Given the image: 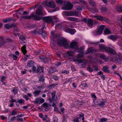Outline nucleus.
Here are the masks:
<instances>
[{
	"instance_id": "nucleus-1",
	"label": "nucleus",
	"mask_w": 122,
	"mask_h": 122,
	"mask_svg": "<svg viewBox=\"0 0 122 122\" xmlns=\"http://www.w3.org/2000/svg\"><path fill=\"white\" fill-rule=\"evenodd\" d=\"M69 49H73L76 50L79 53H81V54L78 55V57H82L83 56V49L81 47L78 48V45L77 42L74 41H73L70 43L69 46Z\"/></svg>"
},
{
	"instance_id": "nucleus-2",
	"label": "nucleus",
	"mask_w": 122,
	"mask_h": 122,
	"mask_svg": "<svg viewBox=\"0 0 122 122\" xmlns=\"http://www.w3.org/2000/svg\"><path fill=\"white\" fill-rule=\"evenodd\" d=\"M99 46L100 49L103 51H104L107 53L112 54H115L116 53L114 50L112 49L106 47L103 45H100Z\"/></svg>"
},
{
	"instance_id": "nucleus-3",
	"label": "nucleus",
	"mask_w": 122,
	"mask_h": 122,
	"mask_svg": "<svg viewBox=\"0 0 122 122\" xmlns=\"http://www.w3.org/2000/svg\"><path fill=\"white\" fill-rule=\"evenodd\" d=\"M57 43L58 45L62 46L66 48L69 49V46H68V43L65 39L59 40Z\"/></svg>"
},
{
	"instance_id": "nucleus-4",
	"label": "nucleus",
	"mask_w": 122,
	"mask_h": 122,
	"mask_svg": "<svg viewBox=\"0 0 122 122\" xmlns=\"http://www.w3.org/2000/svg\"><path fill=\"white\" fill-rule=\"evenodd\" d=\"M32 17L35 20H39L42 19L41 17L40 16H36L34 15L33 13H32L28 16H24L23 18L27 19H30Z\"/></svg>"
},
{
	"instance_id": "nucleus-5",
	"label": "nucleus",
	"mask_w": 122,
	"mask_h": 122,
	"mask_svg": "<svg viewBox=\"0 0 122 122\" xmlns=\"http://www.w3.org/2000/svg\"><path fill=\"white\" fill-rule=\"evenodd\" d=\"M74 53L73 52L68 51L64 54V56L69 59H74L77 57L74 55Z\"/></svg>"
},
{
	"instance_id": "nucleus-6",
	"label": "nucleus",
	"mask_w": 122,
	"mask_h": 122,
	"mask_svg": "<svg viewBox=\"0 0 122 122\" xmlns=\"http://www.w3.org/2000/svg\"><path fill=\"white\" fill-rule=\"evenodd\" d=\"M56 18L55 17H53L52 18L50 17H46L43 18V20L47 22H51V21L53 20V21H57Z\"/></svg>"
},
{
	"instance_id": "nucleus-7",
	"label": "nucleus",
	"mask_w": 122,
	"mask_h": 122,
	"mask_svg": "<svg viewBox=\"0 0 122 122\" xmlns=\"http://www.w3.org/2000/svg\"><path fill=\"white\" fill-rule=\"evenodd\" d=\"M73 7V5L71 3L68 2L67 3L66 5H64L62 7V9L65 10H70Z\"/></svg>"
},
{
	"instance_id": "nucleus-8",
	"label": "nucleus",
	"mask_w": 122,
	"mask_h": 122,
	"mask_svg": "<svg viewBox=\"0 0 122 122\" xmlns=\"http://www.w3.org/2000/svg\"><path fill=\"white\" fill-rule=\"evenodd\" d=\"M47 6L51 8H54L56 6L55 3L53 1H51L46 3Z\"/></svg>"
},
{
	"instance_id": "nucleus-9",
	"label": "nucleus",
	"mask_w": 122,
	"mask_h": 122,
	"mask_svg": "<svg viewBox=\"0 0 122 122\" xmlns=\"http://www.w3.org/2000/svg\"><path fill=\"white\" fill-rule=\"evenodd\" d=\"M87 23L89 27L92 28L93 27V20L91 19H88Z\"/></svg>"
},
{
	"instance_id": "nucleus-10",
	"label": "nucleus",
	"mask_w": 122,
	"mask_h": 122,
	"mask_svg": "<svg viewBox=\"0 0 122 122\" xmlns=\"http://www.w3.org/2000/svg\"><path fill=\"white\" fill-rule=\"evenodd\" d=\"M104 26L103 25H101L99 26L97 31V34H101L104 29Z\"/></svg>"
},
{
	"instance_id": "nucleus-11",
	"label": "nucleus",
	"mask_w": 122,
	"mask_h": 122,
	"mask_svg": "<svg viewBox=\"0 0 122 122\" xmlns=\"http://www.w3.org/2000/svg\"><path fill=\"white\" fill-rule=\"evenodd\" d=\"M65 31L66 32H68L71 35L74 34L76 32V31L74 29L69 28H67L65 30Z\"/></svg>"
},
{
	"instance_id": "nucleus-12",
	"label": "nucleus",
	"mask_w": 122,
	"mask_h": 122,
	"mask_svg": "<svg viewBox=\"0 0 122 122\" xmlns=\"http://www.w3.org/2000/svg\"><path fill=\"white\" fill-rule=\"evenodd\" d=\"M16 26L15 23H9L6 24L5 25V28L9 29L12 27H14Z\"/></svg>"
},
{
	"instance_id": "nucleus-13",
	"label": "nucleus",
	"mask_w": 122,
	"mask_h": 122,
	"mask_svg": "<svg viewBox=\"0 0 122 122\" xmlns=\"http://www.w3.org/2000/svg\"><path fill=\"white\" fill-rule=\"evenodd\" d=\"M42 8L41 6H39L36 12V14L41 15H42Z\"/></svg>"
},
{
	"instance_id": "nucleus-14",
	"label": "nucleus",
	"mask_w": 122,
	"mask_h": 122,
	"mask_svg": "<svg viewBox=\"0 0 122 122\" xmlns=\"http://www.w3.org/2000/svg\"><path fill=\"white\" fill-rule=\"evenodd\" d=\"M66 14L68 16H76L78 15L77 14V12L73 11L67 12L66 13Z\"/></svg>"
},
{
	"instance_id": "nucleus-15",
	"label": "nucleus",
	"mask_w": 122,
	"mask_h": 122,
	"mask_svg": "<svg viewBox=\"0 0 122 122\" xmlns=\"http://www.w3.org/2000/svg\"><path fill=\"white\" fill-rule=\"evenodd\" d=\"M44 102V100L43 98H38L36 99L34 102L36 104L37 103H43Z\"/></svg>"
},
{
	"instance_id": "nucleus-16",
	"label": "nucleus",
	"mask_w": 122,
	"mask_h": 122,
	"mask_svg": "<svg viewBox=\"0 0 122 122\" xmlns=\"http://www.w3.org/2000/svg\"><path fill=\"white\" fill-rule=\"evenodd\" d=\"M108 38L111 39L113 41H114L118 38V37L117 36L110 35L108 36Z\"/></svg>"
},
{
	"instance_id": "nucleus-17",
	"label": "nucleus",
	"mask_w": 122,
	"mask_h": 122,
	"mask_svg": "<svg viewBox=\"0 0 122 122\" xmlns=\"http://www.w3.org/2000/svg\"><path fill=\"white\" fill-rule=\"evenodd\" d=\"M108 66H104L102 70L105 72H110V71L108 69Z\"/></svg>"
},
{
	"instance_id": "nucleus-18",
	"label": "nucleus",
	"mask_w": 122,
	"mask_h": 122,
	"mask_svg": "<svg viewBox=\"0 0 122 122\" xmlns=\"http://www.w3.org/2000/svg\"><path fill=\"white\" fill-rule=\"evenodd\" d=\"M110 30L108 28H106L104 30V33L106 34H108L111 33Z\"/></svg>"
},
{
	"instance_id": "nucleus-19",
	"label": "nucleus",
	"mask_w": 122,
	"mask_h": 122,
	"mask_svg": "<svg viewBox=\"0 0 122 122\" xmlns=\"http://www.w3.org/2000/svg\"><path fill=\"white\" fill-rule=\"evenodd\" d=\"M19 31V29H18L17 27L15 28L13 31L14 34L15 36L18 35V33H17L16 32H18Z\"/></svg>"
},
{
	"instance_id": "nucleus-20",
	"label": "nucleus",
	"mask_w": 122,
	"mask_h": 122,
	"mask_svg": "<svg viewBox=\"0 0 122 122\" xmlns=\"http://www.w3.org/2000/svg\"><path fill=\"white\" fill-rule=\"evenodd\" d=\"M25 48V46H22L21 47L22 51L24 55L26 53V52L27 51L26 50Z\"/></svg>"
},
{
	"instance_id": "nucleus-21",
	"label": "nucleus",
	"mask_w": 122,
	"mask_h": 122,
	"mask_svg": "<svg viewBox=\"0 0 122 122\" xmlns=\"http://www.w3.org/2000/svg\"><path fill=\"white\" fill-rule=\"evenodd\" d=\"M94 51L93 48L91 47V48H89L86 51V53L87 54L89 53L92 51Z\"/></svg>"
},
{
	"instance_id": "nucleus-22",
	"label": "nucleus",
	"mask_w": 122,
	"mask_h": 122,
	"mask_svg": "<svg viewBox=\"0 0 122 122\" xmlns=\"http://www.w3.org/2000/svg\"><path fill=\"white\" fill-rule=\"evenodd\" d=\"M34 62L32 61H31L29 62L28 64V66L29 67H31L34 65Z\"/></svg>"
},
{
	"instance_id": "nucleus-23",
	"label": "nucleus",
	"mask_w": 122,
	"mask_h": 122,
	"mask_svg": "<svg viewBox=\"0 0 122 122\" xmlns=\"http://www.w3.org/2000/svg\"><path fill=\"white\" fill-rule=\"evenodd\" d=\"M100 58L103 60H106L107 59V57L104 55L103 54L100 55Z\"/></svg>"
},
{
	"instance_id": "nucleus-24",
	"label": "nucleus",
	"mask_w": 122,
	"mask_h": 122,
	"mask_svg": "<svg viewBox=\"0 0 122 122\" xmlns=\"http://www.w3.org/2000/svg\"><path fill=\"white\" fill-rule=\"evenodd\" d=\"M41 92L40 91H35L33 92V93L35 97H36L40 94Z\"/></svg>"
},
{
	"instance_id": "nucleus-25",
	"label": "nucleus",
	"mask_w": 122,
	"mask_h": 122,
	"mask_svg": "<svg viewBox=\"0 0 122 122\" xmlns=\"http://www.w3.org/2000/svg\"><path fill=\"white\" fill-rule=\"evenodd\" d=\"M11 20V19L10 18H8L4 19L3 21L4 22L7 23Z\"/></svg>"
},
{
	"instance_id": "nucleus-26",
	"label": "nucleus",
	"mask_w": 122,
	"mask_h": 122,
	"mask_svg": "<svg viewBox=\"0 0 122 122\" xmlns=\"http://www.w3.org/2000/svg\"><path fill=\"white\" fill-rule=\"evenodd\" d=\"M78 115L80 117V118L82 117V120L83 121H84V114L82 113H81L79 114Z\"/></svg>"
},
{
	"instance_id": "nucleus-27",
	"label": "nucleus",
	"mask_w": 122,
	"mask_h": 122,
	"mask_svg": "<svg viewBox=\"0 0 122 122\" xmlns=\"http://www.w3.org/2000/svg\"><path fill=\"white\" fill-rule=\"evenodd\" d=\"M25 102V101L24 99H20L17 101L16 103H19L20 104H24Z\"/></svg>"
},
{
	"instance_id": "nucleus-28",
	"label": "nucleus",
	"mask_w": 122,
	"mask_h": 122,
	"mask_svg": "<svg viewBox=\"0 0 122 122\" xmlns=\"http://www.w3.org/2000/svg\"><path fill=\"white\" fill-rule=\"evenodd\" d=\"M107 120L108 119L107 118L103 117L101 119H100L99 121L100 122H104L107 121Z\"/></svg>"
},
{
	"instance_id": "nucleus-29",
	"label": "nucleus",
	"mask_w": 122,
	"mask_h": 122,
	"mask_svg": "<svg viewBox=\"0 0 122 122\" xmlns=\"http://www.w3.org/2000/svg\"><path fill=\"white\" fill-rule=\"evenodd\" d=\"M117 7V10L119 12H122V6H118Z\"/></svg>"
},
{
	"instance_id": "nucleus-30",
	"label": "nucleus",
	"mask_w": 122,
	"mask_h": 122,
	"mask_svg": "<svg viewBox=\"0 0 122 122\" xmlns=\"http://www.w3.org/2000/svg\"><path fill=\"white\" fill-rule=\"evenodd\" d=\"M90 4L93 6H95V2L93 0H89Z\"/></svg>"
},
{
	"instance_id": "nucleus-31",
	"label": "nucleus",
	"mask_w": 122,
	"mask_h": 122,
	"mask_svg": "<svg viewBox=\"0 0 122 122\" xmlns=\"http://www.w3.org/2000/svg\"><path fill=\"white\" fill-rule=\"evenodd\" d=\"M49 106H50L49 104H48L46 103H44L43 104V106L46 109H47L49 108Z\"/></svg>"
},
{
	"instance_id": "nucleus-32",
	"label": "nucleus",
	"mask_w": 122,
	"mask_h": 122,
	"mask_svg": "<svg viewBox=\"0 0 122 122\" xmlns=\"http://www.w3.org/2000/svg\"><path fill=\"white\" fill-rule=\"evenodd\" d=\"M94 17H96L97 19L100 20H102V16H101L95 15Z\"/></svg>"
},
{
	"instance_id": "nucleus-33",
	"label": "nucleus",
	"mask_w": 122,
	"mask_h": 122,
	"mask_svg": "<svg viewBox=\"0 0 122 122\" xmlns=\"http://www.w3.org/2000/svg\"><path fill=\"white\" fill-rule=\"evenodd\" d=\"M105 101L101 102L100 103L98 104V105L100 106L103 107V105L105 104Z\"/></svg>"
},
{
	"instance_id": "nucleus-34",
	"label": "nucleus",
	"mask_w": 122,
	"mask_h": 122,
	"mask_svg": "<svg viewBox=\"0 0 122 122\" xmlns=\"http://www.w3.org/2000/svg\"><path fill=\"white\" fill-rule=\"evenodd\" d=\"M87 70L90 72H92L93 71V67H92V68L89 66L87 67Z\"/></svg>"
},
{
	"instance_id": "nucleus-35",
	"label": "nucleus",
	"mask_w": 122,
	"mask_h": 122,
	"mask_svg": "<svg viewBox=\"0 0 122 122\" xmlns=\"http://www.w3.org/2000/svg\"><path fill=\"white\" fill-rule=\"evenodd\" d=\"M80 20V19L77 18L73 17V21H74L76 22H77L79 21Z\"/></svg>"
},
{
	"instance_id": "nucleus-36",
	"label": "nucleus",
	"mask_w": 122,
	"mask_h": 122,
	"mask_svg": "<svg viewBox=\"0 0 122 122\" xmlns=\"http://www.w3.org/2000/svg\"><path fill=\"white\" fill-rule=\"evenodd\" d=\"M17 113V112L15 110H12L11 112V115H16Z\"/></svg>"
},
{
	"instance_id": "nucleus-37",
	"label": "nucleus",
	"mask_w": 122,
	"mask_h": 122,
	"mask_svg": "<svg viewBox=\"0 0 122 122\" xmlns=\"http://www.w3.org/2000/svg\"><path fill=\"white\" fill-rule=\"evenodd\" d=\"M23 97L25 98L26 101H28L29 99V97L26 95H24L23 96Z\"/></svg>"
},
{
	"instance_id": "nucleus-38",
	"label": "nucleus",
	"mask_w": 122,
	"mask_h": 122,
	"mask_svg": "<svg viewBox=\"0 0 122 122\" xmlns=\"http://www.w3.org/2000/svg\"><path fill=\"white\" fill-rule=\"evenodd\" d=\"M56 1L57 3L60 4H62L63 2L62 0H56Z\"/></svg>"
},
{
	"instance_id": "nucleus-39",
	"label": "nucleus",
	"mask_w": 122,
	"mask_h": 122,
	"mask_svg": "<svg viewBox=\"0 0 122 122\" xmlns=\"http://www.w3.org/2000/svg\"><path fill=\"white\" fill-rule=\"evenodd\" d=\"M62 26L60 24H58L56 25V29H60L62 28Z\"/></svg>"
},
{
	"instance_id": "nucleus-40",
	"label": "nucleus",
	"mask_w": 122,
	"mask_h": 122,
	"mask_svg": "<svg viewBox=\"0 0 122 122\" xmlns=\"http://www.w3.org/2000/svg\"><path fill=\"white\" fill-rule=\"evenodd\" d=\"M49 118L46 115H45L44 117L43 118V120L44 121L47 120Z\"/></svg>"
},
{
	"instance_id": "nucleus-41",
	"label": "nucleus",
	"mask_w": 122,
	"mask_h": 122,
	"mask_svg": "<svg viewBox=\"0 0 122 122\" xmlns=\"http://www.w3.org/2000/svg\"><path fill=\"white\" fill-rule=\"evenodd\" d=\"M44 28L43 27H42L41 28L40 30L38 31V33L40 34H41L42 33L43 31V29Z\"/></svg>"
},
{
	"instance_id": "nucleus-42",
	"label": "nucleus",
	"mask_w": 122,
	"mask_h": 122,
	"mask_svg": "<svg viewBox=\"0 0 122 122\" xmlns=\"http://www.w3.org/2000/svg\"><path fill=\"white\" fill-rule=\"evenodd\" d=\"M6 78V77L5 76H3L1 77V81L3 83H4L3 82L5 80Z\"/></svg>"
},
{
	"instance_id": "nucleus-43",
	"label": "nucleus",
	"mask_w": 122,
	"mask_h": 122,
	"mask_svg": "<svg viewBox=\"0 0 122 122\" xmlns=\"http://www.w3.org/2000/svg\"><path fill=\"white\" fill-rule=\"evenodd\" d=\"M93 70H95L96 71H98L100 70V69L96 67L95 66H93Z\"/></svg>"
},
{
	"instance_id": "nucleus-44",
	"label": "nucleus",
	"mask_w": 122,
	"mask_h": 122,
	"mask_svg": "<svg viewBox=\"0 0 122 122\" xmlns=\"http://www.w3.org/2000/svg\"><path fill=\"white\" fill-rule=\"evenodd\" d=\"M107 8L105 7H102L101 8V10L102 12H104V11L106 10Z\"/></svg>"
},
{
	"instance_id": "nucleus-45",
	"label": "nucleus",
	"mask_w": 122,
	"mask_h": 122,
	"mask_svg": "<svg viewBox=\"0 0 122 122\" xmlns=\"http://www.w3.org/2000/svg\"><path fill=\"white\" fill-rule=\"evenodd\" d=\"M103 20L106 21L107 22H108L109 21V20L107 18L103 17H102V20Z\"/></svg>"
},
{
	"instance_id": "nucleus-46",
	"label": "nucleus",
	"mask_w": 122,
	"mask_h": 122,
	"mask_svg": "<svg viewBox=\"0 0 122 122\" xmlns=\"http://www.w3.org/2000/svg\"><path fill=\"white\" fill-rule=\"evenodd\" d=\"M73 17H69L66 18L67 20H69L71 21H73Z\"/></svg>"
},
{
	"instance_id": "nucleus-47",
	"label": "nucleus",
	"mask_w": 122,
	"mask_h": 122,
	"mask_svg": "<svg viewBox=\"0 0 122 122\" xmlns=\"http://www.w3.org/2000/svg\"><path fill=\"white\" fill-rule=\"evenodd\" d=\"M79 119V117H76L74 120L73 121L74 122H80L78 120Z\"/></svg>"
},
{
	"instance_id": "nucleus-48",
	"label": "nucleus",
	"mask_w": 122,
	"mask_h": 122,
	"mask_svg": "<svg viewBox=\"0 0 122 122\" xmlns=\"http://www.w3.org/2000/svg\"><path fill=\"white\" fill-rule=\"evenodd\" d=\"M76 9L77 10L80 11L82 10V8L81 6H78L76 8Z\"/></svg>"
},
{
	"instance_id": "nucleus-49",
	"label": "nucleus",
	"mask_w": 122,
	"mask_h": 122,
	"mask_svg": "<svg viewBox=\"0 0 122 122\" xmlns=\"http://www.w3.org/2000/svg\"><path fill=\"white\" fill-rule=\"evenodd\" d=\"M51 34L52 35L51 37V40H52L53 41V37L54 36V32L53 31H52L51 32Z\"/></svg>"
},
{
	"instance_id": "nucleus-50",
	"label": "nucleus",
	"mask_w": 122,
	"mask_h": 122,
	"mask_svg": "<svg viewBox=\"0 0 122 122\" xmlns=\"http://www.w3.org/2000/svg\"><path fill=\"white\" fill-rule=\"evenodd\" d=\"M41 34L43 37L46 36V32L45 31H43Z\"/></svg>"
},
{
	"instance_id": "nucleus-51",
	"label": "nucleus",
	"mask_w": 122,
	"mask_h": 122,
	"mask_svg": "<svg viewBox=\"0 0 122 122\" xmlns=\"http://www.w3.org/2000/svg\"><path fill=\"white\" fill-rule=\"evenodd\" d=\"M91 96L93 98V99H96L97 98V97L96 96L93 94H91Z\"/></svg>"
},
{
	"instance_id": "nucleus-52",
	"label": "nucleus",
	"mask_w": 122,
	"mask_h": 122,
	"mask_svg": "<svg viewBox=\"0 0 122 122\" xmlns=\"http://www.w3.org/2000/svg\"><path fill=\"white\" fill-rule=\"evenodd\" d=\"M9 102H15L16 103L17 102V101L16 100L13 99H11L10 100V101H9Z\"/></svg>"
},
{
	"instance_id": "nucleus-53",
	"label": "nucleus",
	"mask_w": 122,
	"mask_h": 122,
	"mask_svg": "<svg viewBox=\"0 0 122 122\" xmlns=\"http://www.w3.org/2000/svg\"><path fill=\"white\" fill-rule=\"evenodd\" d=\"M44 79L43 77H41L39 78V80L40 81H44Z\"/></svg>"
},
{
	"instance_id": "nucleus-54",
	"label": "nucleus",
	"mask_w": 122,
	"mask_h": 122,
	"mask_svg": "<svg viewBox=\"0 0 122 122\" xmlns=\"http://www.w3.org/2000/svg\"><path fill=\"white\" fill-rule=\"evenodd\" d=\"M51 95H52V98H54L55 97V92H53L51 93Z\"/></svg>"
},
{
	"instance_id": "nucleus-55",
	"label": "nucleus",
	"mask_w": 122,
	"mask_h": 122,
	"mask_svg": "<svg viewBox=\"0 0 122 122\" xmlns=\"http://www.w3.org/2000/svg\"><path fill=\"white\" fill-rule=\"evenodd\" d=\"M20 38L22 41H23V40H25V37L24 36H20Z\"/></svg>"
},
{
	"instance_id": "nucleus-56",
	"label": "nucleus",
	"mask_w": 122,
	"mask_h": 122,
	"mask_svg": "<svg viewBox=\"0 0 122 122\" xmlns=\"http://www.w3.org/2000/svg\"><path fill=\"white\" fill-rule=\"evenodd\" d=\"M54 122H57L58 121V119L57 117H55L54 118Z\"/></svg>"
},
{
	"instance_id": "nucleus-57",
	"label": "nucleus",
	"mask_w": 122,
	"mask_h": 122,
	"mask_svg": "<svg viewBox=\"0 0 122 122\" xmlns=\"http://www.w3.org/2000/svg\"><path fill=\"white\" fill-rule=\"evenodd\" d=\"M12 91L15 94H16L17 93V91L16 89H14Z\"/></svg>"
},
{
	"instance_id": "nucleus-58",
	"label": "nucleus",
	"mask_w": 122,
	"mask_h": 122,
	"mask_svg": "<svg viewBox=\"0 0 122 122\" xmlns=\"http://www.w3.org/2000/svg\"><path fill=\"white\" fill-rule=\"evenodd\" d=\"M61 72L63 73H65L67 74L69 73V71H67L66 70H65L63 71H62Z\"/></svg>"
},
{
	"instance_id": "nucleus-59",
	"label": "nucleus",
	"mask_w": 122,
	"mask_h": 122,
	"mask_svg": "<svg viewBox=\"0 0 122 122\" xmlns=\"http://www.w3.org/2000/svg\"><path fill=\"white\" fill-rule=\"evenodd\" d=\"M17 120L18 121H21L22 122L24 121V119L22 118H17Z\"/></svg>"
},
{
	"instance_id": "nucleus-60",
	"label": "nucleus",
	"mask_w": 122,
	"mask_h": 122,
	"mask_svg": "<svg viewBox=\"0 0 122 122\" xmlns=\"http://www.w3.org/2000/svg\"><path fill=\"white\" fill-rule=\"evenodd\" d=\"M12 55L13 56V59L14 60H16L17 58V56H16L14 55Z\"/></svg>"
},
{
	"instance_id": "nucleus-61",
	"label": "nucleus",
	"mask_w": 122,
	"mask_h": 122,
	"mask_svg": "<svg viewBox=\"0 0 122 122\" xmlns=\"http://www.w3.org/2000/svg\"><path fill=\"white\" fill-rule=\"evenodd\" d=\"M53 77L56 80H58V77L55 76H53Z\"/></svg>"
},
{
	"instance_id": "nucleus-62",
	"label": "nucleus",
	"mask_w": 122,
	"mask_h": 122,
	"mask_svg": "<svg viewBox=\"0 0 122 122\" xmlns=\"http://www.w3.org/2000/svg\"><path fill=\"white\" fill-rule=\"evenodd\" d=\"M111 66L112 67V68L113 69H115L117 67L116 65L114 64L113 65Z\"/></svg>"
},
{
	"instance_id": "nucleus-63",
	"label": "nucleus",
	"mask_w": 122,
	"mask_h": 122,
	"mask_svg": "<svg viewBox=\"0 0 122 122\" xmlns=\"http://www.w3.org/2000/svg\"><path fill=\"white\" fill-rule=\"evenodd\" d=\"M97 75H100L102 74V71H100L98 72L97 73Z\"/></svg>"
},
{
	"instance_id": "nucleus-64",
	"label": "nucleus",
	"mask_w": 122,
	"mask_h": 122,
	"mask_svg": "<svg viewBox=\"0 0 122 122\" xmlns=\"http://www.w3.org/2000/svg\"><path fill=\"white\" fill-rule=\"evenodd\" d=\"M16 118L15 117H13L10 120L11 121H14L16 119Z\"/></svg>"
}]
</instances>
